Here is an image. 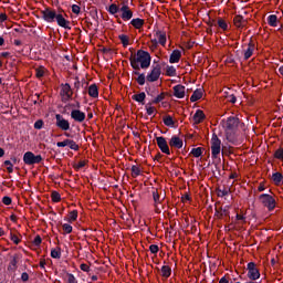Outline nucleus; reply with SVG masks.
I'll return each mask as SVG.
<instances>
[{
	"label": "nucleus",
	"instance_id": "f257e3e1",
	"mask_svg": "<svg viewBox=\"0 0 283 283\" xmlns=\"http://www.w3.org/2000/svg\"><path fill=\"white\" fill-rule=\"evenodd\" d=\"M41 14L43 21H45L46 23H54V21H56L60 28H64V30H72V27H70V20H66L61 12L56 13V10L45 8L41 11Z\"/></svg>",
	"mask_w": 283,
	"mask_h": 283
},
{
	"label": "nucleus",
	"instance_id": "f03ea898",
	"mask_svg": "<svg viewBox=\"0 0 283 283\" xmlns=\"http://www.w3.org/2000/svg\"><path fill=\"white\" fill-rule=\"evenodd\" d=\"M129 61L133 70H147L151 65V55L145 50H138L129 56Z\"/></svg>",
	"mask_w": 283,
	"mask_h": 283
},
{
	"label": "nucleus",
	"instance_id": "7ed1b4c3",
	"mask_svg": "<svg viewBox=\"0 0 283 283\" xmlns=\"http://www.w3.org/2000/svg\"><path fill=\"white\" fill-rule=\"evenodd\" d=\"M23 163L29 167H32L34 165H41V163H43V156L34 155V153L32 151H27L23 155Z\"/></svg>",
	"mask_w": 283,
	"mask_h": 283
},
{
	"label": "nucleus",
	"instance_id": "20e7f679",
	"mask_svg": "<svg viewBox=\"0 0 283 283\" xmlns=\"http://www.w3.org/2000/svg\"><path fill=\"white\" fill-rule=\"evenodd\" d=\"M221 145L222 140L218 138L217 134H213L211 138V157L213 160H218V156H220V151H222Z\"/></svg>",
	"mask_w": 283,
	"mask_h": 283
},
{
	"label": "nucleus",
	"instance_id": "39448f33",
	"mask_svg": "<svg viewBox=\"0 0 283 283\" xmlns=\"http://www.w3.org/2000/svg\"><path fill=\"white\" fill-rule=\"evenodd\" d=\"M260 202L268 209V211H273L275 209V198L269 193H262L259 196Z\"/></svg>",
	"mask_w": 283,
	"mask_h": 283
},
{
	"label": "nucleus",
	"instance_id": "423d86ee",
	"mask_svg": "<svg viewBox=\"0 0 283 283\" xmlns=\"http://www.w3.org/2000/svg\"><path fill=\"white\" fill-rule=\"evenodd\" d=\"M163 74V66L160 64H156L151 71L146 75L147 83H156L160 75Z\"/></svg>",
	"mask_w": 283,
	"mask_h": 283
},
{
	"label": "nucleus",
	"instance_id": "0eeeda50",
	"mask_svg": "<svg viewBox=\"0 0 283 283\" xmlns=\"http://www.w3.org/2000/svg\"><path fill=\"white\" fill-rule=\"evenodd\" d=\"M60 96H62V103H67V101H72V96H74V91H72V86L70 83L61 84Z\"/></svg>",
	"mask_w": 283,
	"mask_h": 283
},
{
	"label": "nucleus",
	"instance_id": "6e6552de",
	"mask_svg": "<svg viewBox=\"0 0 283 283\" xmlns=\"http://www.w3.org/2000/svg\"><path fill=\"white\" fill-rule=\"evenodd\" d=\"M248 277L251 281L260 280V270L255 265V262H249L247 265Z\"/></svg>",
	"mask_w": 283,
	"mask_h": 283
},
{
	"label": "nucleus",
	"instance_id": "1a4fd4ad",
	"mask_svg": "<svg viewBox=\"0 0 283 283\" xmlns=\"http://www.w3.org/2000/svg\"><path fill=\"white\" fill-rule=\"evenodd\" d=\"M157 147H159L161 154H166V156H171V150L169 149V144L167 143V138L160 136L156 137Z\"/></svg>",
	"mask_w": 283,
	"mask_h": 283
},
{
	"label": "nucleus",
	"instance_id": "9d476101",
	"mask_svg": "<svg viewBox=\"0 0 283 283\" xmlns=\"http://www.w3.org/2000/svg\"><path fill=\"white\" fill-rule=\"evenodd\" d=\"M239 125H240V118L235 116H230L226 122V130L238 132Z\"/></svg>",
	"mask_w": 283,
	"mask_h": 283
},
{
	"label": "nucleus",
	"instance_id": "9b49d317",
	"mask_svg": "<svg viewBox=\"0 0 283 283\" xmlns=\"http://www.w3.org/2000/svg\"><path fill=\"white\" fill-rule=\"evenodd\" d=\"M231 206H224L220 208L214 209V217L218 218V220H224V218H229Z\"/></svg>",
	"mask_w": 283,
	"mask_h": 283
},
{
	"label": "nucleus",
	"instance_id": "f8f14e48",
	"mask_svg": "<svg viewBox=\"0 0 283 283\" xmlns=\"http://www.w3.org/2000/svg\"><path fill=\"white\" fill-rule=\"evenodd\" d=\"M55 125L56 127H59V129H62V132H67L70 130V122L65 118H63V116L61 114H56L55 115Z\"/></svg>",
	"mask_w": 283,
	"mask_h": 283
},
{
	"label": "nucleus",
	"instance_id": "ddd939ff",
	"mask_svg": "<svg viewBox=\"0 0 283 283\" xmlns=\"http://www.w3.org/2000/svg\"><path fill=\"white\" fill-rule=\"evenodd\" d=\"M119 12L122 13L120 19L123 21H130V19L134 17V11H132L127 4H123L119 9Z\"/></svg>",
	"mask_w": 283,
	"mask_h": 283
},
{
	"label": "nucleus",
	"instance_id": "4468645a",
	"mask_svg": "<svg viewBox=\"0 0 283 283\" xmlns=\"http://www.w3.org/2000/svg\"><path fill=\"white\" fill-rule=\"evenodd\" d=\"M19 260H21V255L19 254H14L11 256V260L7 268V271H9V273H17V269H19Z\"/></svg>",
	"mask_w": 283,
	"mask_h": 283
},
{
	"label": "nucleus",
	"instance_id": "2eb2a0df",
	"mask_svg": "<svg viewBox=\"0 0 283 283\" xmlns=\"http://www.w3.org/2000/svg\"><path fill=\"white\" fill-rule=\"evenodd\" d=\"M168 145L171 149H182L185 143L182 142V138H180L177 135H174L169 142Z\"/></svg>",
	"mask_w": 283,
	"mask_h": 283
},
{
	"label": "nucleus",
	"instance_id": "dca6fc26",
	"mask_svg": "<svg viewBox=\"0 0 283 283\" xmlns=\"http://www.w3.org/2000/svg\"><path fill=\"white\" fill-rule=\"evenodd\" d=\"M253 52H255V43H253V39H250L248 43V49L243 51L244 61H249L253 56Z\"/></svg>",
	"mask_w": 283,
	"mask_h": 283
},
{
	"label": "nucleus",
	"instance_id": "f3484780",
	"mask_svg": "<svg viewBox=\"0 0 283 283\" xmlns=\"http://www.w3.org/2000/svg\"><path fill=\"white\" fill-rule=\"evenodd\" d=\"M71 118L75 120V123H83L86 118V115L81 109H73L71 112Z\"/></svg>",
	"mask_w": 283,
	"mask_h": 283
},
{
	"label": "nucleus",
	"instance_id": "a211bd4d",
	"mask_svg": "<svg viewBox=\"0 0 283 283\" xmlns=\"http://www.w3.org/2000/svg\"><path fill=\"white\" fill-rule=\"evenodd\" d=\"M107 12H109L113 17H115V19H117V23H123V21H120V17L118 15V12H120V8L116 3H112L107 8Z\"/></svg>",
	"mask_w": 283,
	"mask_h": 283
},
{
	"label": "nucleus",
	"instance_id": "6ab92c4d",
	"mask_svg": "<svg viewBox=\"0 0 283 283\" xmlns=\"http://www.w3.org/2000/svg\"><path fill=\"white\" fill-rule=\"evenodd\" d=\"M138 71L139 70L133 71V76H137V77H135L136 83H138L140 86H143V85H145V83H147V75H145V73H140Z\"/></svg>",
	"mask_w": 283,
	"mask_h": 283
},
{
	"label": "nucleus",
	"instance_id": "aec40b11",
	"mask_svg": "<svg viewBox=\"0 0 283 283\" xmlns=\"http://www.w3.org/2000/svg\"><path fill=\"white\" fill-rule=\"evenodd\" d=\"M153 200H154V207H155V213H160V205L163 201H160V193H158V190H153Z\"/></svg>",
	"mask_w": 283,
	"mask_h": 283
},
{
	"label": "nucleus",
	"instance_id": "412c9836",
	"mask_svg": "<svg viewBox=\"0 0 283 283\" xmlns=\"http://www.w3.org/2000/svg\"><path fill=\"white\" fill-rule=\"evenodd\" d=\"M233 23L235 28H238L239 30H242V28L247 27V19H244V17L239 14L233 18Z\"/></svg>",
	"mask_w": 283,
	"mask_h": 283
},
{
	"label": "nucleus",
	"instance_id": "4be33fe9",
	"mask_svg": "<svg viewBox=\"0 0 283 283\" xmlns=\"http://www.w3.org/2000/svg\"><path fill=\"white\" fill-rule=\"evenodd\" d=\"M174 96L176 98H184L185 97V86L182 84L175 85L172 87Z\"/></svg>",
	"mask_w": 283,
	"mask_h": 283
},
{
	"label": "nucleus",
	"instance_id": "5701e85b",
	"mask_svg": "<svg viewBox=\"0 0 283 283\" xmlns=\"http://www.w3.org/2000/svg\"><path fill=\"white\" fill-rule=\"evenodd\" d=\"M206 116H205V112L202 109H197L192 119L195 120V125H200V123H202V120H205Z\"/></svg>",
	"mask_w": 283,
	"mask_h": 283
},
{
	"label": "nucleus",
	"instance_id": "b1692460",
	"mask_svg": "<svg viewBox=\"0 0 283 283\" xmlns=\"http://www.w3.org/2000/svg\"><path fill=\"white\" fill-rule=\"evenodd\" d=\"M182 56V52L180 50H174L169 57V63H179Z\"/></svg>",
	"mask_w": 283,
	"mask_h": 283
},
{
	"label": "nucleus",
	"instance_id": "393cba45",
	"mask_svg": "<svg viewBox=\"0 0 283 283\" xmlns=\"http://www.w3.org/2000/svg\"><path fill=\"white\" fill-rule=\"evenodd\" d=\"M156 36L158 39L157 43L161 44L163 48L167 45V33L165 31H157Z\"/></svg>",
	"mask_w": 283,
	"mask_h": 283
},
{
	"label": "nucleus",
	"instance_id": "a878e982",
	"mask_svg": "<svg viewBox=\"0 0 283 283\" xmlns=\"http://www.w3.org/2000/svg\"><path fill=\"white\" fill-rule=\"evenodd\" d=\"M235 132H237V130H227V129H226V138H227V142H228V143H232V145L235 144V143H238V136L235 135Z\"/></svg>",
	"mask_w": 283,
	"mask_h": 283
},
{
	"label": "nucleus",
	"instance_id": "bb28decb",
	"mask_svg": "<svg viewBox=\"0 0 283 283\" xmlns=\"http://www.w3.org/2000/svg\"><path fill=\"white\" fill-rule=\"evenodd\" d=\"M88 96H91V98H98V86L96 84L88 86Z\"/></svg>",
	"mask_w": 283,
	"mask_h": 283
},
{
	"label": "nucleus",
	"instance_id": "cd10ccee",
	"mask_svg": "<svg viewBox=\"0 0 283 283\" xmlns=\"http://www.w3.org/2000/svg\"><path fill=\"white\" fill-rule=\"evenodd\" d=\"M130 25H133V28H135V30H140V28H143V25H145V20L140 19V18L133 19L130 21Z\"/></svg>",
	"mask_w": 283,
	"mask_h": 283
},
{
	"label": "nucleus",
	"instance_id": "c85d7f7f",
	"mask_svg": "<svg viewBox=\"0 0 283 283\" xmlns=\"http://www.w3.org/2000/svg\"><path fill=\"white\" fill-rule=\"evenodd\" d=\"M133 101H136V103H140V105H145V98H147V95L145 92H142L139 94H135L132 96Z\"/></svg>",
	"mask_w": 283,
	"mask_h": 283
},
{
	"label": "nucleus",
	"instance_id": "c756f323",
	"mask_svg": "<svg viewBox=\"0 0 283 283\" xmlns=\"http://www.w3.org/2000/svg\"><path fill=\"white\" fill-rule=\"evenodd\" d=\"M200 98H202V88H197L190 96V102L196 103L197 101H200Z\"/></svg>",
	"mask_w": 283,
	"mask_h": 283
},
{
	"label": "nucleus",
	"instance_id": "7c9ffc66",
	"mask_svg": "<svg viewBox=\"0 0 283 283\" xmlns=\"http://www.w3.org/2000/svg\"><path fill=\"white\" fill-rule=\"evenodd\" d=\"M272 180H273L274 185L280 186L283 184V175L281 172H273Z\"/></svg>",
	"mask_w": 283,
	"mask_h": 283
},
{
	"label": "nucleus",
	"instance_id": "2f4dec72",
	"mask_svg": "<svg viewBox=\"0 0 283 283\" xmlns=\"http://www.w3.org/2000/svg\"><path fill=\"white\" fill-rule=\"evenodd\" d=\"M161 277H165V280L171 277V268L169 265H164L161 268Z\"/></svg>",
	"mask_w": 283,
	"mask_h": 283
},
{
	"label": "nucleus",
	"instance_id": "473e14b6",
	"mask_svg": "<svg viewBox=\"0 0 283 283\" xmlns=\"http://www.w3.org/2000/svg\"><path fill=\"white\" fill-rule=\"evenodd\" d=\"M268 23L271 28H277V15L271 14L268 17Z\"/></svg>",
	"mask_w": 283,
	"mask_h": 283
},
{
	"label": "nucleus",
	"instance_id": "72a5a7b5",
	"mask_svg": "<svg viewBox=\"0 0 283 283\" xmlns=\"http://www.w3.org/2000/svg\"><path fill=\"white\" fill-rule=\"evenodd\" d=\"M164 125H166V127H174L176 122H174V117H171V115H167L164 117Z\"/></svg>",
	"mask_w": 283,
	"mask_h": 283
},
{
	"label": "nucleus",
	"instance_id": "f704fd0d",
	"mask_svg": "<svg viewBox=\"0 0 283 283\" xmlns=\"http://www.w3.org/2000/svg\"><path fill=\"white\" fill-rule=\"evenodd\" d=\"M51 258H53V260H61V248L52 249Z\"/></svg>",
	"mask_w": 283,
	"mask_h": 283
},
{
	"label": "nucleus",
	"instance_id": "c9c22d12",
	"mask_svg": "<svg viewBox=\"0 0 283 283\" xmlns=\"http://www.w3.org/2000/svg\"><path fill=\"white\" fill-rule=\"evenodd\" d=\"M118 39H119L120 43L123 44V48H127V45H129V36L128 35L120 34V35H118Z\"/></svg>",
	"mask_w": 283,
	"mask_h": 283
},
{
	"label": "nucleus",
	"instance_id": "e433bc0d",
	"mask_svg": "<svg viewBox=\"0 0 283 283\" xmlns=\"http://www.w3.org/2000/svg\"><path fill=\"white\" fill-rule=\"evenodd\" d=\"M77 218H78V210H72L69 213V222H76Z\"/></svg>",
	"mask_w": 283,
	"mask_h": 283
},
{
	"label": "nucleus",
	"instance_id": "4c0bfd02",
	"mask_svg": "<svg viewBox=\"0 0 283 283\" xmlns=\"http://www.w3.org/2000/svg\"><path fill=\"white\" fill-rule=\"evenodd\" d=\"M219 28L223 31L229 30V24L227 23V21H224L222 18H219L217 21Z\"/></svg>",
	"mask_w": 283,
	"mask_h": 283
},
{
	"label": "nucleus",
	"instance_id": "58836bf2",
	"mask_svg": "<svg viewBox=\"0 0 283 283\" xmlns=\"http://www.w3.org/2000/svg\"><path fill=\"white\" fill-rule=\"evenodd\" d=\"M133 178H138L140 176V167L133 165L130 168Z\"/></svg>",
	"mask_w": 283,
	"mask_h": 283
},
{
	"label": "nucleus",
	"instance_id": "ea45409f",
	"mask_svg": "<svg viewBox=\"0 0 283 283\" xmlns=\"http://www.w3.org/2000/svg\"><path fill=\"white\" fill-rule=\"evenodd\" d=\"M3 165H4V167H7L8 174H13L14 164H12L11 160H4Z\"/></svg>",
	"mask_w": 283,
	"mask_h": 283
},
{
	"label": "nucleus",
	"instance_id": "a19ab883",
	"mask_svg": "<svg viewBox=\"0 0 283 283\" xmlns=\"http://www.w3.org/2000/svg\"><path fill=\"white\" fill-rule=\"evenodd\" d=\"M191 154L195 158H200L202 156V147L192 148Z\"/></svg>",
	"mask_w": 283,
	"mask_h": 283
},
{
	"label": "nucleus",
	"instance_id": "79ce46f5",
	"mask_svg": "<svg viewBox=\"0 0 283 283\" xmlns=\"http://www.w3.org/2000/svg\"><path fill=\"white\" fill-rule=\"evenodd\" d=\"M85 165H87V161L81 160L77 164L73 165V169H75V171H81V169H83V167H85Z\"/></svg>",
	"mask_w": 283,
	"mask_h": 283
},
{
	"label": "nucleus",
	"instance_id": "37998d69",
	"mask_svg": "<svg viewBox=\"0 0 283 283\" xmlns=\"http://www.w3.org/2000/svg\"><path fill=\"white\" fill-rule=\"evenodd\" d=\"M163 101H165V93L157 95L150 103H153V105H158V103H163Z\"/></svg>",
	"mask_w": 283,
	"mask_h": 283
},
{
	"label": "nucleus",
	"instance_id": "c03bdc74",
	"mask_svg": "<svg viewBox=\"0 0 283 283\" xmlns=\"http://www.w3.org/2000/svg\"><path fill=\"white\" fill-rule=\"evenodd\" d=\"M166 75L167 76H176V67L175 66H166Z\"/></svg>",
	"mask_w": 283,
	"mask_h": 283
},
{
	"label": "nucleus",
	"instance_id": "a18cd8bd",
	"mask_svg": "<svg viewBox=\"0 0 283 283\" xmlns=\"http://www.w3.org/2000/svg\"><path fill=\"white\" fill-rule=\"evenodd\" d=\"M218 197L219 198H224V196H229L230 189L223 188V189H218Z\"/></svg>",
	"mask_w": 283,
	"mask_h": 283
},
{
	"label": "nucleus",
	"instance_id": "49530a36",
	"mask_svg": "<svg viewBox=\"0 0 283 283\" xmlns=\"http://www.w3.org/2000/svg\"><path fill=\"white\" fill-rule=\"evenodd\" d=\"M151 105H153V103L150 102V103L146 104V106H145L148 116L154 115V112H156V108Z\"/></svg>",
	"mask_w": 283,
	"mask_h": 283
},
{
	"label": "nucleus",
	"instance_id": "de8ad7c7",
	"mask_svg": "<svg viewBox=\"0 0 283 283\" xmlns=\"http://www.w3.org/2000/svg\"><path fill=\"white\" fill-rule=\"evenodd\" d=\"M51 198L53 202H61V193L59 191H53Z\"/></svg>",
	"mask_w": 283,
	"mask_h": 283
},
{
	"label": "nucleus",
	"instance_id": "09e8293b",
	"mask_svg": "<svg viewBox=\"0 0 283 283\" xmlns=\"http://www.w3.org/2000/svg\"><path fill=\"white\" fill-rule=\"evenodd\" d=\"M62 229H63L64 233H67V234L72 233V231H73V228L70 223L62 224Z\"/></svg>",
	"mask_w": 283,
	"mask_h": 283
},
{
	"label": "nucleus",
	"instance_id": "8fccbe9b",
	"mask_svg": "<svg viewBox=\"0 0 283 283\" xmlns=\"http://www.w3.org/2000/svg\"><path fill=\"white\" fill-rule=\"evenodd\" d=\"M69 147H70V149H72L73 151H78V149H80L78 144H76V142H74V140H72V139L69 142Z\"/></svg>",
	"mask_w": 283,
	"mask_h": 283
},
{
	"label": "nucleus",
	"instance_id": "3c124183",
	"mask_svg": "<svg viewBox=\"0 0 283 283\" xmlns=\"http://www.w3.org/2000/svg\"><path fill=\"white\" fill-rule=\"evenodd\" d=\"M274 158H277V160H283V148H279L275 150Z\"/></svg>",
	"mask_w": 283,
	"mask_h": 283
},
{
	"label": "nucleus",
	"instance_id": "603ef678",
	"mask_svg": "<svg viewBox=\"0 0 283 283\" xmlns=\"http://www.w3.org/2000/svg\"><path fill=\"white\" fill-rule=\"evenodd\" d=\"M10 240L13 241V244H19L21 242V239H19V235L14 234V233H10Z\"/></svg>",
	"mask_w": 283,
	"mask_h": 283
},
{
	"label": "nucleus",
	"instance_id": "864d4df0",
	"mask_svg": "<svg viewBox=\"0 0 283 283\" xmlns=\"http://www.w3.org/2000/svg\"><path fill=\"white\" fill-rule=\"evenodd\" d=\"M71 139H64L63 142H57L56 147H70Z\"/></svg>",
	"mask_w": 283,
	"mask_h": 283
},
{
	"label": "nucleus",
	"instance_id": "5fc2aeb1",
	"mask_svg": "<svg viewBox=\"0 0 283 283\" xmlns=\"http://www.w3.org/2000/svg\"><path fill=\"white\" fill-rule=\"evenodd\" d=\"M67 283H78V280H76V276L72 273H67Z\"/></svg>",
	"mask_w": 283,
	"mask_h": 283
},
{
	"label": "nucleus",
	"instance_id": "6e6d98bb",
	"mask_svg": "<svg viewBox=\"0 0 283 283\" xmlns=\"http://www.w3.org/2000/svg\"><path fill=\"white\" fill-rule=\"evenodd\" d=\"M43 125H44L43 119H38L34 123L33 127H34V129H43Z\"/></svg>",
	"mask_w": 283,
	"mask_h": 283
},
{
	"label": "nucleus",
	"instance_id": "4d7b16f0",
	"mask_svg": "<svg viewBox=\"0 0 283 283\" xmlns=\"http://www.w3.org/2000/svg\"><path fill=\"white\" fill-rule=\"evenodd\" d=\"M150 50H157L158 49V40L157 39H153L150 40V45H149Z\"/></svg>",
	"mask_w": 283,
	"mask_h": 283
},
{
	"label": "nucleus",
	"instance_id": "13d9d810",
	"mask_svg": "<svg viewBox=\"0 0 283 283\" xmlns=\"http://www.w3.org/2000/svg\"><path fill=\"white\" fill-rule=\"evenodd\" d=\"M2 202L7 206L10 207V205H12V198H10L9 196H4L2 198Z\"/></svg>",
	"mask_w": 283,
	"mask_h": 283
},
{
	"label": "nucleus",
	"instance_id": "bf43d9fd",
	"mask_svg": "<svg viewBox=\"0 0 283 283\" xmlns=\"http://www.w3.org/2000/svg\"><path fill=\"white\" fill-rule=\"evenodd\" d=\"M149 251H150V253L156 254V253H158V251H160V248H158V245H156V244H151L149 247Z\"/></svg>",
	"mask_w": 283,
	"mask_h": 283
},
{
	"label": "nucleus",
	"instance_id": "052dcab7",
	"mask_svg": "<svg viewBox=\"0 0 283 283\" xmlns=\"http://www.w3.org/2000/svg\"><path fill=\"white\" fill-rule=\"evenodd\" d=\"M41 242H43V239H41V235H36L33 240V244L35 247H41Z\"/></svg>",
	"mask_w": 283,
	"mask_h": 283
},
{
	"label": "nucleus",
	"instance_id": "680f3d73",
	"mask_svg": "<svg viewBox=\"0 0 283 283\" xmlns=\"http://www.w3.org/2000/svg\"><path fill=\"white\" fill-rule=\"evenodd\" d=\"M72 13L73 14H81V7H78V4H73L72 6Z\"/></svg>",
	"mask_w": 283,
	"mask_h": 283
},
{
	"label": "nucleus",
	"instance_id": "e2e57ef3",
	"mask_svg": "<svg viewBox=\"0 0 283 283\" xmlns=\"http://www.w3.org/2000/svg\"><path fill=\"white\" fill-rule=\"evenodd\" d=\"M227 98H228L229 103H232V104L238 103V98L233 94L227 95Z\"/></svg>",
	"mask_w": 283,
	"mask_h": 283
},
{
	"label": "nucleus",
	"instance_id": "0e129e2a",
	"mask_svg": "<svg viewBox=\"0 0 283 283\" xmlns=\"http://www.w3.org/2000/svg\"><path fill=\"white\" fill-rule=\"evenodd\" d=\"M35 72H36L35 75L38 78H43V76H45V72L41 69H36Z\"/></svg>",
	"mask_w": 283,
	"mask_h": 283
},
{
	"label": "nucleus",
	"instance_id": "69168bd1",
	"mask_svg": "<svg viewBox=\"0 0 283 283\" xmlns=\"http://www.w3.org/2000/svg\"><path fill=\"white\" fill-rule=\"evenodd\" d=\"M81 271H84V273H90V265L82 263L80 265Z\"/></svg>",
	"mask_w": 283,
	"mask_h": 283
},
{
	"label": "nucleus",
	"instance_id": "338daca9",
	"mask_svg": "<svg viewBox=\"0 0 283 283\" xmlns=\"http://www.w3.org/2000/svg\"><path fill=\"white\" fill-rule=\"evenodd\" d=\"M21 280L22 282H28V280H30V275L28 274V272H23L21 274Z\"/></svg>",
	"mask_w": 283,
	"mask_h": 283
},
{
	"label": "nucleus",
	"instance_id": "774afa93",
	"mask_svg": "<svg viewBox=\"0 0 283 283\" xmlns=\"http://www.w3.org/2000/svg\"><path fill=\"white\" fill-rule=\"evenodd\" d=\"M219 283H229V279H227V276H223L220 279Z\"/></svg>",
	"mask_w": 283,
	"mask_h": 283
}]
</instances>
